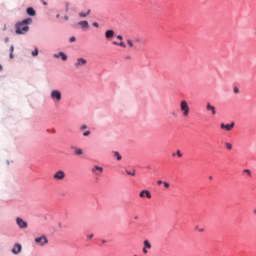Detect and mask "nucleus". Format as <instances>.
I'll return each mask as SVG.
<instances>
[{
	"mask_svg": "<svg viewBox=\"0 0 256 256\" xmlns=\"http://www.w3.org/2000/svg\"><path fill=\"white\" fill-rule=\"evenodd\" d=\"M31 23H33V19L28 18V19H24L22 22H18L15 25V31L17 35H25V33H27L29 31V26L27 25H31Z\"/></svg>",
	"mask_w": 256,
	"mask_h": 256,
	"instance_id": "1",
	"label": "nucleus"
},
{
	"mask_svg": "<svg viewBox=\"0 0 256 256\" xmlns=\"http://www.w3.org/2000/svg\"><path fill=\"white\" fill-rule=\"evenodd\" d=\"M180 113H182V117H189V113H191V107H189L187 100L180 101Z\"/></svg>",
	"mask_w": 256,
	"mask_h": 256,
	"instance_id": "2",
	"label": "nucleus"
},
{
	"mask_svg": "<svg viewBox=\"0 0 256 256\" xmlns=\"http://www.w3.org/2000/svg\"><path fill=\"white\" fill-rule=\"evenodd\" d=\"M87 65V59L85 58H77L76 62L74 63L75 69H83Z\"/></svg>",
	"mask_w": 256,
	"mask_h": 256,
	"instance_id": "3",
	"label": "nucleus"
},
{
	"mask_svg": "<svg viewBox=\"0 0 256 256\" xmlns=\"http://www.w3.org/2000/svg\"><path fill=\"white\" fill-rule=\"evenodd\" d=\"M50 97H51L52 101H57V102L61 101V98H62L61 91L52 90L51 94H50Z\"/></svg>",
	"mask_w": 256,
	"mask_h": 256,
	"instance_id": "4",
	"label": "nucleus"
},
{
	"mask_svg": "<svg viewBox=\"0 0 256 256\" xmlns=\"http://www.w3.org/2000/svg\"><path fill=\"white\" fill-rule=\"evenodd\" d=\"M35 243H37L38 245H40L41 247L47 245V243H49V239L47 238V236H40L35 238Z\"/></svg>",
	"mask_w": 256,
	"mask_h": 256,
	"instance_id": "5",
	"label": "nucleus"
},
{
	"mask_svg": "<svg viewBox=\"0 0 256 256\" xmlns=\"http://www.w3.org/2000/svg\"><path fill=\"white\" fill-rule=\"evenodd\" d=\"M65 177H66L65 171H63V170H59V171H57V172L53 175L54 181H63V179H65Z\"/></svg>",
	"mask_w": 256,
	"mask_h": 256,
	"instance_id": "6",
	"label": "nucleus"
},
{
	"mask_svg": "<svg viewBox=\"0 0 256 256\" xmlns=\"http://www.w3.org/2000/svg\"><path fill=\"white\" fill-rule=\"evenodd\" d=\"M220 129H224V131H233V129H235V122H232L230 124L222 123L220 125Z\"/></svg>",
	"mask_w": 256,
	"mask_h": 256,
	"instance_id": "7",
	"label": "nucleus"
},
{
	"mask_svg": "<svg viewBox=\"0 0 256 256\" xmlns=\"http://www.w3.org/2000/svg\"><path fill=\"white\" fill-rule=\"evenodd\" d=\"M16 223L20 229H27V227H28L27 222L25 220H23L22 218L17 217Z\"/></svg>",
	"mask_w": 256,
	"mask_h": 256,
	"instance_id": "8",
	"label": "nucleus"
},
{
	"mask_svg": "<svg viewBox=\"0 0 256 256\" xmlns=\"http://www.w3.org/2000/svg\"><path fill=\"white\" fill-rule=\"evenodd\" d=\"M139 197L141 199H151V192L149 190H142L140 193H139Z\"/></svg>",
	"mask_w": 256,
	"mask_h": 256,
	"instance_id": "9",
	"label": "nucleus"
},
{
	"mask_svg": "<svg viewBox=\"0 0 256 256\" xmlns=\"http://www.w3.org/2000/svg\"><path fill=\"white\" fill-rule=\"evenodd\" d=\"M207 111H211L212 115H217V108L215 106L211 105V103L206 104Z\"/></svg>",
	"mask_w": 256,
	"mask_h": 256,
	"instance_id": "10",
	"label": "nucleus"
},
{
	"mask_svg": "<svg viewBox=\"0 0 256 256\" xmlns=\"http://www.w3.org/2000/svg\"><path fill=\"white\" fill-rule=\"evenodd\" d=\"M147 249H151V243L149 242V240H144V248H143L144 255H147L149 253Z\"/></svg>",
	"mask_w": 256,
	"mask_h": 256,
	"instance_id": "11",
	"label": "nucleus"
},
{
	"mask_svg": "<svg viewBox=\"0 0 256 256\" xmlns=\"http://www.w3.org/2000/svg\"><path fill=\"white\" fill-rule=\"evenodd\" d=\"M92 173H94V175H101V173H103V167L94 166V168L92 169Z\"/></svg>",
	"mask_w": 256,
	"mask_h": 256,
	"instance_id": "12",
	"label": "nucleus"
},
{
	"mask_svg": "<svg viewBox=\"0 0 256 256\" xmlns=\"http://www.w3.org/2000/svg\"><path fill=\"white\" fill-rule=\"evenodd\" d=\"M21 249H23V247L21 246V244H16L13 249H12V253H14V255H19V253L21 252Z\"/></svg>",
	"mask_w": 256,
	"mask_h": 256,
	"instance_id": "13",
	"label": "nucleus"
},
{
	"mask_svg": "<svg viewBox=\"0 0 256 256\" xmlns=\"http://www.w3.org/2000/svg\"><path fill=\"white\" fill-rule=\"evenodd\" d=\"M53 57L55 59H59V57H61L62 61H67V56L63 52H59L58 54H54Z\"/></svg>",
	"mask_w": 256,
	"mask_h": 256,
	"instance_id": "14",
	"label": "nucleus"
},
{
	"mask_svg": "<svg viewBox=\"0 0 256 256\" xmlns=\"http://www.w3.org/2000/svg\"><path fill=\"white\" fill-rule=\"evenodd\" d=\"M106 39H113L115 37V31L113 30H107L105 32Z\"/></svg>",
	"mask_w": 256,
	"mask_h": 256,
	"instance_id": "15",
	"label": "nucleus"
},
{
	"mask_svg": "<svg viewBox=\"0 0 256 256\" xmlns=\"http://www.w3.org/2000/svg\"><path fill=\"white\" fill-rule=\"evenodd\" d=\"M26 12L28 15H30V17H35V15L37 14L35 12V9H33L32 7L27 8Z\"/></svg>",
	"mask_w": 256,
	"mask_h": 256,
	"instance_id": "16",
	"label": "nucleus"
},
{
	"mask_svg": "<svg viewBox=\"0 0 256 256\" xmlns=\"http://www.w3.org/2000/svg\"><path fill=\"white\" fill-rule=\"evenodd\" d=\"M78 25H80V27H82V29H89V22L88 21H80L78 23Z\"/></svg>",
	"mask_w": 256,
	"mask_h": 256,
	"instance_id": "17",
	"label": "nucleus"
},
{
	"mask_svg": "<svg viewBox=\"0 0 256 256\" xmlns=\"http://www.w3.org/2000/svg\"><path fill=\"white\" fill-rule=\"evenodd\" d=\"M90 13H91V10H88L86 13L80 12L79 17H82V18L88 17V15H90Z\"/></svg>",
	"mask_w": 256,
	"mask_h": 256,
	"instance_id": "18",
	"label": "nucleus"
},
{
	"mask_svg": "<svg viewBox=\"0 0 256 256\" xmlns=\"http://www.w3.org/2000/svg\"><path fill=\"white\" fill-rule=\"evenodd\" d=\"M225 147H226V149H228V151H231V149H233V144L229 143V142H226Z\"/></svg>",
	"mask_w": 256,
	"mask_h": 256,
	"instance_id": "19",
	"label": "nucleus"
},
{
	"mask_svg": "<svg viewBox=\"0 0 256 256\" xmlns=\"http://www.w3.org/2000/svg\"><path fill=\"white\" fill-rule=\"evenodd\" d=\"M75 155H83V150L81 148H75Z\"/></svg>",
	"mask_w": 256,
	"mask_h": 256,
	"instance_id": "20",
	"label": "nucleus"
},
{
	"mask_svg": "<svg viewBox=\"0 0 256 256\" xmlns=\"http://www.w3.org/2000/svg\"><path fill=\"white\" fill-rule=\"evenodd\" d=\"M127 175H131V177H135V170L129 171L126 170Z\"/></svg>",
	"mask_w": 256,
	"mask_h": 256,
	"instance_id": "21",
	"label": "nucleus"
},
{
	"mask_svg": "<svg viewBox=\"0 0 256 256\" xmlns=\"http://www.w3.org/2000/svg\"><path fill=\"white\" fill-rule=\"evenodd\" d=\"M114 155L116 156L117 161H121L122 157L121 154H119V152H114Z\"/></svg>",
	"mask_w": 256,
	"mask_h": 256,
	"instance_id": "22",
	"label": "nucleus"
},
{
	"mask_svg": "<svg viewBox=\"0 0 256 256\" xmlns=\"http://www.w3.org/2000/svg\"><path fill=\"white\" fill-rule=\"evenodd\" d=\"M33 57H37L39 55V50L36 48L33 52H32Z\"/></svg>",
	"mask_w": 256,
	"mask_h": 256,
	"instance_id": "23",
	"label": "nucleus"
},
{
	"mask_svg": "<svg viewBox=\"0 0 256 256\" xmlns=\"http://www.w3.org/2000/svg\"><path fill=\"white\" fill-rule=\"evenodd\" d=\"M14 47H13V45L10 47V51H11V53H10V59H13V51H14Z\"/></svg>",
	"mask_w": 256,
	"mask_h": 256,
	"instance_id": "24",
	"label": "nucleus"
},
{
	"mask_svg": "<svg viewBox=\"0 0 256 256\" xmlns=\"http://www.w3.org/2000/svg\"><path fill=\"white\" fill-rule=\"evenodd\" d=\"M162 185H164L165 189H169V187H170L169 182H163Z\"/></svg>",
	"mask_w": 256,
	"mask_h": 256,
	"instance_id": "25",
	"label": "nucleus"
},
{
	"mask_svg": "<svg viewBox=\"0 0 256 256\" xmlns=\"http://www.w3.org/2000/svg\"><path fill=\"white\" fill-rule=\"evenodd\" d=\"M89 135H91V131H86L83 133L84 137H89Z\"/></svg>",
	"mask_w": 256,
	"mask_h": 256,
	"instance_id": "26",
	"label": "nucleus"
},
{
	"mask_svg": "<svg viewBox=\"0 0 256 256\" xmlns=\"http://www.w3.org/2000/svg\"><path fill=\"white\" fill-rule=\"evenodd\" d=\"M118 46H119V47H123V49H125V47H127L124 42L118 43Z\"/></svg>",
	"mask_w": 256,
	"mask_h": 256,
	"instance_id": "27",
	"label": "nucleus"
},
{
	"mask_svg": "<svg viewBox=\"0 0 256 256\" xmlns=\"http://www.w3.org/2000/svg\"><path fill=\"white\" fill-rule=\"evenodd\" d=\"M196 229H197V231H199V233H203V231H205L204 228H199V226H196Z\"/></svg>",
	"mask_w": 256,
	"mask_h": 256,
	"instance_id": "28",
	"label": "nucleus"
},
{
	"mask_svg": "<svg viewBox=\"0 0 256 256\" xmlns=\"http://www.w3.org/2000/svg\"><path fill=\"white\" fill-rule=\"evenodd\" d=\"M176 155H177L178 157H183V154L181 153L180 150H177Z\"/></svg>",
	"mask_w": 256,
	"mask_h": 256,
	"instance_id": "29",
	"label": "nucleus"
},
{
	"mask_svg": "<svg viewBox=\"0 0 256 256\" xmlns=\"http://www.w3.org/2000/svg\"><path fill=\"white\" fill-rule=\"evenodd\" d=\"M75 41H76L75 36H72V37L70 38V43H75Z\"/></svg>",
	"mask_w": 256,
	"mask_h": 256,
	"instance_id": "30",
	"label": "nucleus"
},
{
	"mask_svg": "<svg viewBox=\"0 0 256 256\" xmlns=\"http://www.w3.org/2000/svg\"><path fill=\"white\" fill-rule=\"evenodd\" d=\"M127 43L129 45V47H133V41L132 40H127Z\"/></svg>",
	"mask_w": 256,
	"mask_h": 256,
	"instance_id": "31",
	"label": "nucleus"
},
{
	"mask_svg": "<svg viewBox=\"0 0 256 256\" xmlns=\"http://www.w3.org/2000/svg\"><path fill=\"white\" fill-rule=\"evenodd\" d=\"M93 237H94V235H93V234H88V235H87V239H88V240L93 239Z\"/></svg>",
	"mask_w": 256,
	"mask_h": 256,
	"instance_id": "32",
	"label": "nucleus"
},
{
	"mask_svg": "<svg viewBox=\"0 0 256 256\" xmlns=\"http://www.w3.org/2000/svg\"><path fill=\"white\" fill-rule=\"evenodd\" d=\"M65 7H66V12L69 11V2L65 3Z\"/></svg>",
	"mask_w": 256,
	"mask_h": 256,
	"instance_id": "33",
	"label": "nucleus"
},
{
	"mask_svg": "<svg viewBox=\"0 0 256 256\" xmlns=\"http://www.w3.org/2000/svg\"><path fill=\"white\" fill-rule=\"evenodd\" d=\"M92 25H93V27L99 28V23H97V22H94Z\"/></svg>",
	"mask_w": 256,
	"mask_h": 256,
	"instance_id": "34",
	"label": "nucleus"
},
{
	"mask_svg": "<svg viewBox=\"0 0 256 256\" xmlns=\"http://www.w3.org/2000/svg\"><path fill=\"white\" fill-rule=\"evenodd\" d=\"M117 39H119L120 41H123V36L122 35H118Z\"/></svg>",
	"mask_w": 256,
	"mask_h": 256,
	"instance_id": "35",
	"label": "nucleus"
},
{
	"mask_svg": "<svg viewBox=\"0 0 256 256\" xmlns=\"http://www.w3.org/2000/svg\"><path fill=\"white\" fill-rule=\"evenodd\" d=\"M84 129H87V125H82L81 130L84 131Z\"/></svg>",
	"mask_w": 256,
	"mask_h": 256,
	"instance_id": "36",
	"label": "nucleus"
},
{
	"mask_svg": "<svg viewBox=\"0 0 256 256\" xmlns=\"http://www.w3.org/2000/svg\"><path fill=\"white\" fill-rule=\"evenodd\" d=\"M163 181L162 180H159L158 182H157V185H163Z\"/></svg>",
	"mask_w": 256,
	"mask_h": 256,
	"instance_id": "37",
	"label": "nucleus"
},
{
	"mask_svg": "<svg viewBox=\"0 0 256 256\" xmlns=\"http://www.w3.org/2000/svg\"><path fill=\"white\" fill-rule=\"evenodd\" d=\"M234 93H239V88H234Z\"/></svg>",
	"mask_w": 256,
	"mask_h": 256,
	"instance_id": "38",
	"label": "nucleus"
},
{
	"mask_svg": "<svg viewBox=\"0 0 256 256\" xmlns=\"http://www.w3.org/2000/svg\"><path fill=\"white\" fill-rule=\"evenodd\" d=\"M65 21L69 20V16H64Z\"/></svg>",
	"mask_w": 256,
	"mask_h": 256,
	"instance_id": "39",
	"label": "nucleus"
},
{
	"mask_svg": "<svg viewBox=\"0 0 256 256\" xmlns=\"http://www.w3.org/2000/svg\"><path fill=\"white\" fill-rule=\"evenodd\" d=\"M112 45H118L119 46V43L118 42H112Z\"/></svg>",
	"mask_w": 256,
	"mask_h": 256,
	"instance_id": "40",
	"label": "nucleus"
},
{
	"mask_svg": "<svg viewBox=\"0 0 256 256\" xmlns=\"http://www.w3.org/2000/svg\"><path fill=\"white\" fill-rule=\"evenodd\" d=\"M173 117H177V113L172 112Z\"/></svg>",
	"mask_w": 256,
	"mask_h": 256,
	"instance_id": "41",
	"label": "nucleus"
},
{
	"mask_svg": "<svg viewBox=\"0 0 256 256\" xmlns=\"http://www.w3.org/2000/svg\"><path fill=\"white\" fill-rule=\"evenodd\" d=\"M245 172L248 173V175H251V171L245 170Z\"/></svg>",
	"mask_w": 256,
	"mask_h": 256,
	"instance_id": "42",
	"label": "nucleus"
},
{
	"mask_svg": "<svg viewBox=\"0 0 256 256\" xmlns=\"http://www.w3.org/2000/svg\"><path fill=\"white\" fill-rule=\"evenodd\" d=\"M42 3H43V5H47V2H45V1H43V0H42Z\"/></svg>",
	"mask_w": 256,
	"mask_h": 256,
	"instance_id": "43",
	"label": "nucleus"
},
{
	"mask_svg": "<svg viewBox=\"0 0 256 256\" xmlns=\"http://www.w3.org/2000/svg\"><path fill=\"white\" fill-rule=\"evenodd\" d=\"M126 59H131V56L126 57Z\"/></svg>",
	"mask_w": 256,
	"mask_h": 256,
	"instance_id": "44",
	"label": "nucleus"
},
{
	"mask_svg": "<svg viewBox=\"0 0 256 256\" xmlns=\"http://www.w3.org/2000/svg\"><path fill=\"white\" fill-rule=\"evenodd\" d=\"M254 213H255V215H256V209H254Z\"/></svg>",
	"mask_w": 256,
	"mask_h": 256,
	"instance_id": "45",
	"label": "nucleus"
},
{
	"mask_svg": "<svg viewBox=\"0 0 256 256\" xmlns=\"http://www.w3.org/2000/svg\"><path fill=\"white\" fill-rule=\"evenodd\" d=\"M57 18H59V14H57V16H56Z\"/></svg>",
	"mask_w": 256,
	"mask_h": 256,
	"instance_id": "46",
	"label": "nucleus"
},
{
	"mask_svg": "<svg viewBox=\"0 0 256 256\" xmlns=\"http://www.w3.org/2000/svg\"><path fill=\"white\" fill-rule=\"evenodd\" d=\"M210 179H213V177L210 176Z\"/></svg>",
	"mask_w": 256,
	"mask_h": 256,
	"instance_id": "47",
	"label": "nucleus"
}]
</instances>
